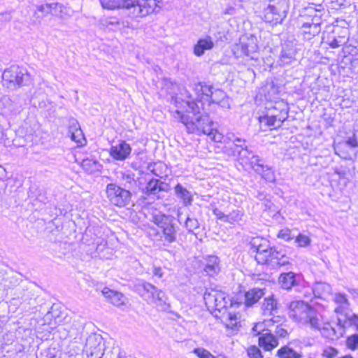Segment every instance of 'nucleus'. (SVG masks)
<instances>
[{
	"instance_id": "nucleus-1",
	"label": "nucleus",
	"mask_w": 358,
	"mask_h": 358,
	"mask_svg": "<svg viewBox=\"0 0 358 358\" xmlns=\"http://www.w3.org/2000/svg\"><path fill=\"white\" fill-rule=\"evenodd\" d=\"M177 109L173 112L174 118L182 122L188 133L196 134H212L214 122L204 111L201 100L196 101H178L172 97Z\"/></svg>"
},
{
	"instance_id": "nucleus-2",
	"label": "nucleus",
	"mask_w": 358,
	"mask_h": 358,
	"mask_svg": "<svg viewBox=\"0 0 358 358\" xmlns=\"http://www.w3.org/2000/svg\"><path fill=\"white\" fill-rule=\"evenodd\" d=\"M138 293L150 303H155L161 310L169 311L171 305L165 292L148 282L136 285Z\"/></svg>"
},
{
	"instance_id": "nucleus-3",
	"label": "nucleus",
	"mask_w": 358,
	"mask_h": 358,
	"mask_svg": "<svg viewBox=\"0 0 358 358\" xmlns=\"http://www.w3.org/2000/svg\"><path fill=\"white\" fill-rule=\"evenodd\" d=\"M153 222L159 228L158 234L164 245H169L177 241L180 227L173 216L157 215L153 217Z\"/></svg>"
},
{
	"instance_id": "nucleus-4",
	"label": "nucleus",
	"mask_w": 358,
	"mask_h": 358,
	"mask_svg": "<svg viewBox=\"0 0 358 358\" xmlns=\"http://www.w3.org/2000/svg\"><path fill=\"white\" fill-rule=\"evenodd\" d=\"M289 0H269L262 11V19L272 25L280 24L287 16Z\"/></svg>"
},
{
	"instance_id": "nucleus-5",
	"label": "nucleus",
	"mask_w": 358,
	"mask_h": 358,
	"mask_svg": "<svg viewBox=\"0 0 358 358\" xmlns=\"http://www.w3.org/2000/svg\"><path fill=\"white\" fill-rule=\"evenodd\" d=\"M3 85L10 90L27 85L31 83V75L27 70L19 66H11L2 74Z\"/></svg>"
},
{
	"instance_id": "nucleus-6",
	"label": "nucleus",
	"mask_w": 358,
	"mask_h": 358,
	"mask_svg": "<svg viewBox=\"0 0 358 358\" xmlns=\"http://www.w3.org/2000/svg\"><path fill=\"white\" fill-rule=\"evenodd\" d=\"M203 300L208 310L214 314L215 317H219L220 314L227 310L228 301L224 292L219 290H206L203 294Z\"/></svg>"
},
{
	"instance_id": "nucleus-7",
	"label": "nucleus",
	"mask_w": 358,
	"mask_h": 358,
	"mask_svg": "<svg viewBox=\"0 0 358 358\" xmlns=\"http://www.w3.org/2000/svg\"><path fill=\"white\" fill-rule=\"evenodd\" d=\"M160 0H127V10L132 17H144L160 9Z\"/></svg>"
},
{
	"instance_id": "nucleus-8",
	"label": "nucleus",
	"mask_w": 358,
	"mask_h": 358,
	"mask_svg": "<svg viewBox=\"0 0 358 358\" xmlns=\"http://www.w3.org/2000/svg\"><path fill=\"white\" fill-rule=\"evenodd\" d=\"M106 192L110 203L118 207H124L129 204L132 193L130 190L122 188L116 183H109L106 186Z\"/></svg>"
},
{
	"instance_id": "nucleus-9",
	"label": "nucleus",
	"mask_w": 358,
	"mask_h": 358,
	"mask_svg": "<svg viewBox=\"0 0 358 358\" xmlns=\"http://www.w3.org/2000/svg\"><path fill=\"white\" fill-rule=\"evenodd\" d=\"M257 38L251 35L245 39H241L240 43L236 44L233 48L234 55L239 58L243 56L249 57L250 59H257Z\"/></svg>"
},
{
	"instance_id": "nucleus-10",
	"label": "nucleus",
	"mask_w": 358,
	"mask_h": 358,
	"mask_svg": "<svg viewBox=\"0 0 358 358\" xmlns=\"http://www.w3.org/2000/svg\"><path fill=\"white\" fill-rule=\"evenodd\" d=\"M251 250L256 252L255 259L259 264H268V255L271 247L266 239L259 237L253 238L251 242Z\"/></svg>"
},
{
	"instance_id": "nucleus-11",
	"label": "nucleus",
	"mask_w": 358,
	"mask_h": 358,
	"mask_svg": "<svg viewBox=\"0 0 358 358\" xmlns=\"http://www.w3.org/2000/svg\"><path fill=\"white\" fill-rule=\"evenodd\" d=\"M288 315L290 318L298 322H304L311 306L303 301H294L288 304Z\"/></svg>"
},
{
	"instance_id": "nucleus-12",
	"label": "nucleus",
	"mask_w": 358,
	"mask_h": 358,
	"mask_svg": "<svg viewBox=\"0 0 358 358\" xmlns=\"http://www.w3.org/2000/svg\"><path fill=\"white\" fill-rule=\"evenodd\" d=\"M86 352L87 356L101 358L103 350V338L100 334H92L88 336L86 341Z\"/></svg>"
},
{
	"instance_id": "nucleus-13",
	"label": "nucleus",
	"mask_w": 358,
	"mask_h": 358,
	"mask_svg": "<svg viewBox=\"0 0 358 358\" xmlns=\"http://www.w3.org/2000/svg\"><path fill=\"white\" fill-rule=\"evenodd\" d=\"M0 109L5 115H17L21 111L22 105L17 96L5 95L0 99Z\"/></svg>"
},
{
	"instance_id": "nucleus-14",
	"label": "nucleus",
	"mask_w": 358,
	"mask_h": 358,
	"mask_svg": "<svg viewBox=\"0 0 358 358\" xmlns=\"http://www.w3.org/2000/svg\"><path fill=\"white\" fill-rule=\"evenodd\" d=\"M131 150L130 145L121 140L118 144L110 147L109 154L115 160L124 161L129 157Z\"/></svg>"
},
{
	"instance_id": "nucleus-15",
	"label": "nucleus",
	"mask_w": 358,
	"mask_h": 358,
	"mask_svg": "<svg viewBox=\"0 0 358 358\" xmlns=\"http://www.w3.org/2000/svg\"><path fill=\"white\" fill-rule=\"evenodd\" d=\"M301 279L300 275L289 271L281 273L278 278V282L281 288L290 290L292 287L299 285Z\"/></svg>"
},
{
	"instance_id": "nucleus-16",
	"label": "nucleus",
	"mask_w": 358,
	"mask_h": 358,
	"mask_svg": "<svg viewBox=\"0 0 358 358\" xmlns=\"http://www.w3.org/2000/svg\"><path fill=\"white\" fill-rule=\"evenodd\" d=\"M170 190V185L159 179L152 178L147 183L144 194L147 196L157 195L160 192H167Z\"/></svg>"
},
{
	"instance_id": "nucleus-17",
	"label": "nucleus",
	"mask_w": 358,
	"mask_h": 358,
	"mask_svg": "<svg viewBox=\"0 0 358 358\" xmlns=\"http://www.w3.org/2000/svg\"><path fill=\"white\" fill-rule=\"evenodd\" d=\"M254 171L260 175L266 182H275V175L273 168L265 164L264 159L261 157L259 158L258 162L254 166Z\"/></svg>"
},
{
	"instance_id": "nucleus-18",
	"label": "nucleus",
	"mask_w": 358,
	"mask_h": 358,
	"mask_svg": "<svg viewBox=\"0 0 358 358\" xmlns=\"http://www.w3.org/2000/svg\"><path fill=\"white\" fill-rule=\"evenodd\" d=\"M254 171L260 175L266 182H275V175L273 168L265 164L264 159L261 157L259 158L258 162L254 166Z\"/></svg>"
},
{
	"instance_id": "nucleus-19",
	"label": "nucleus",
	"mask_w": 358,
	"mask_h": 358,
	"mask_svg": "<svg viewBox=\"0 0 358 358\" xmlns=\"http://www.w3.org/2000/svg\"><path fill=\"white\" fill-rule=\"evenodd\" d=\"M221 270L220 259L215 255H209L204 259L203 271L207 275L213 277Z\"/></svg>"
},
{
	"instance_id": "nucleus-20",
	"label": "nucleus",
	"mask_w": 358,
	"mask_h": 358,
	"mask_svg": "<svg viewBox=\"0 0 358 358\" xmlns=\"http://www.w3.org/2000/svg\"><path fill=\"white\" fill-rule=\"evenodd\" d=\"M120 185L122 188L130 190V192H134L137 187V181L136 175L131 171H121L120 173Z\"/></svg>"
},
{
	"instance_id": "nucleus-21",
	"label": "nucleus",
	"mask_w": 358,
	"mask_h": 358,
	"mask_svg": "<svg viewBox=\"0 0 358 358\" xmlns=\"http://www.w3.org/2000/svg\"><path fill=\"white\" fill-rule=\"evenodd\" d=\"M268 256V264L270 262H273L280 266L289 264V258L286 256L285 252L278 247L271 248Z\"/></svg>"
},
{
	"instance_id": "nucleus-22",
	"label": "nucleus",
	"mask_w": 358,
	"mask_h": 358,
	"mask_svg": "<svg viewBox=\"0 0 358 358\" xmlns=\"http://www.w3.org/2000/svg\"><path fill=\"white\" fill-rule=\"evenodd\" d=\"M296 50L293 45L289 44L283 45L279 57V64L280 66L291 64L296 60Z\"/></svg>"
},
{
	"instance_id": "nucleus-23",
	"label": "nucleus",
	"mask_w": 358,
	"mask_h": 358,
	"mask_svg": "<svg viewBox=\"0 0 358 358\" xmlns=\"http://www.w3.org/2000/svg\"><path fill=\"white\" fill-rule=\"evenodd\" d=\"M278 345V339L271 331H266L259 337V345L266 351H270Z\"/></svg>"
},
{
	"instance_id": "nucleus-24",
	"label": "nucleus",
	"mask_w": 358,
	"mask_h": 358,
	"mask_svg": "<svg viewBox=\"0 0 358 358\" xmlns=\"http://www.w3.org/2000/svg\"><path fill=\"white\" fill-rule=\"evenodd\" d=\"M208 102L209 104L215 103L225 109L230 108V100L229 96L223 90L220 89L214 90L213 94Z\"/></svg>"
},
{
	"instance_id": "nucleus-25",
	"label": "nucleus",
	"mask_w": 358,
	"mask_h": 358,
	"mask_svg": "<svg viewBox=\"0 0 358 358\" xmlns=\"http://www.w3.org/2000/svg\"><path fill=\"white\" fill-rule=\"evenodd\" d=\"M213 47L214 43L212 38L207 36L198 40L194 46V54L197 57H201L204 55L206 50H212Z\"/></svg>"
},
{
	"instance_id": "nucleus-26",
	"label": "nucleus",
	"mask_w": 358,
	"mask_h": 358,
	"mask_svg": "<svg viewBox=\"0 0 358 358\" xmlns=\"http://www.w3.org/2000/svg\"><path fill=\"white\" fill-rule=\"evenodd\" d=\"M225 153H227L229 156H233L235 157H238L241 161H244L245 158L247 157L246 154H248V147L247 145H243L241 144H232L229 146H226L225 148Z\"/></svg>"
},
{
	"instance_id": "nucleus-27",
	"label": "nucleus",
	"mask_w": 358,
	"mask_h": 358,
	"mask_svg": "<svg viewBox=\"0 0 358 358\" xmlns=\"http://www.w3.org/2000/svg\"><path fill=\"white\" fill-rule=\"evenodd\" d=\"M71 8L62 3L58 2L52 3L51 15L53 16L65 20L71 15Z\"/></svg>"
},
{
	"instance_id": "nucleus-28",
	"label": "nucleus",
	"mask_w": 358,
	"mask_h": 358,
	"mask_svg": "<svg viewBox=\"0 0 358 358\" xmlns=\"http://www.w3.org/2000/svg\"><path fill=\"white\" fill-rule=\"evenodd\" d=\"M264 295V289L253 288L245 293V305L247 307L252 306Z\"/></svg>"
},
{
	"instance_id": "nucleus-29",
	"label": "nucleus",
	"mask_w": 358,
	"mask_h": 358,
	"mask_svg": "<svg viewBox=\"0 0 358 358\" xmlns=\"http://www.w3.org/2000/svg\"><path fill=\"white\" fill-rule=\"evenodd\" d=\"M103 295L107 298L111 303L116 306H120L124 303V297L122 294L105 287L102 290Z\"/></svg>"
},
{
	"instance_id": "nucleus-30",
	"label": "nucleus",
	"mask_w": 358,
	"mask_h": 358,
	"mask_svg": "<svg viewBox=\"0 0 358 358\" xmlns=\"http://www.w3.org/2000/svg\"><path fill=\"white\" fill-rule=\"evenodd\" d=\"M300 29L304 39L306 40L312 39L314 36L318 35L321 31L320 27L313 26L308 22L303 23Z\"/></svg>"
},
{
	"instance_id": "nucleus-31",
	"label": "nucleus",
	"mask_w": 358,
	"mask_h": 358,
	"mask_svg": "<svg viewBox=\"0 0 358 358\" xmlns=\"http://www.w3.org/2000/svg\"><path fill=\"white\" fill-rule=\"evenodd\" d=\"M175 194L178 198L182 200L185 206H189L192 204V196L190 192H189L180 183L177 184L175 187Z\"/></svg>"
},
{
	"instance_id": "nucleus-32",
	"label": "nucleus",
	"mask_w": 358,
	"mask_h": 358,
	"mask_svg": "<svg viewBox=\"0 0 358 358\" xmlns=\"http://www.w3.org/2000/svg\"><path fill=\"white\" fill-rule=\"evenodd\" d=\"M214 90L215 89L213 87V85H208L206 83H199L195 85V91L198 94H201L202 96L201 99L206 97V100L207 101H209L210 99Z\"/></svg>"
},
{
	"instance_id": "nucleus-33",
	"label": "nucleus",
	"mask_w": 358,
	"mask_h": 358,
	"mask_svg": "<svg viewBox=\"0 0 358 358\" xmlns=\"http://www.w3.org/2000/svg\"><path fill=\"white\" fill-rule=\"evenodd\" d=\"M104 9L115 10L119 8L127 9V0H99Z\"/></svg>"
},
{
	"instance_id": "nucleus-34",
	"label": "nucleus",
	"mask_w": 358,
	"mask_h": 358,
	"mask_svg": "<svg viewBox=\"0 0 358 358\" xmlns=\"http://www.w3.org/2000/svg\"><path fill=\"white\" fill-rule=\"evenodd\" d=\"M261 127H265L270 129L280 127V123L278 122L277 115H264L259 118Z\"/></svg>"
},
{
	"instance_id": "nucleus-35",
	"label": "nucleus",
	"mask_w": 358,
	"mask_h": 358,
	"mask_svg": "<svg viewBox=\"0 0 358 358\" xmlns=\"http://www.w3.org/2000/svg\"><path fill=\"white\" fill-rule=\"evenodd\" d=\"M278 303L277 300L274 298L273 295L266 297L262 306L264 314L268 313L272 315L274 311L278 309Z\"/></svg>"
},
{
	"instance_id": "nucleus-36",
	"label": "nucleus",
	"mask_w": 358,
	"mask_h": 358,
	"mask_svg": "<svg viewBox=\"0 0 358 358\" xmlns=\"http://www.w3.org/2000/svg\"><path fill=\"white\" fill-rule=\"evenodd\" d=\"M99 23L102 27L111 29H120V25L122 24L121 20L115 16L102 17Z\"/></svg>"
},
{
	"instance_id": "nucleus-37",
	"label": "nucleus",
	"mask_w": 358,
	"mask_h": 358,
	"mask_svg": "<svg viewBox=\"0 0 358 358\" xmlns=\"http://www.w3.org/2000/svg\"><path fill=\"white\" fill-rule=\"evenodd\" d=\"M52 3H46L36 6L34 16L38 20L51 14Z\"/></svg>"
},
{
	"instance_id": "nucleus-38",
	"label": "nucleus",
	"mask_w": 358,
	"mask_h": 358,
	"mask_svg": "<svg viewBox=\"0 0 358 358\" xmlns=\"http://www.w3.org/2000/svg\"><path fill=\"white\" fill-rule=\"evenodd\" d=\"M348 38L345 36H330L327 37L326 43H327L331 48H338L347 43Z\"/></svg>"
},
{
	"instance_id": "nucleus-39",
	"label": "nucleus",
	"mask_w": 358,
	"mask_h": 358,
	"mask_svg": "<svg viewBox=\"0 0 358 358\" xmlns=\"http://www.w3.org/2000/svg\"><path fill=\"white\" fill-rule=\"evenodd\" d=\"M219 317H222L225 320L226 327L231 329H236L238 324L240 323L236 313H229L227 310L223 312Z\"/></svg>"
},
{
	"instance_id": "nucleus-40",
	"label": "nucleus",
	"mask_w": 358,
	"mask_h": 358,
	"mask_svg": "<svg viewBox=\"0 0 358 358\" xmlns=\"http://www.w3.org/2000/svg\"><path fill=\"white\" fill-rule=\"evenodd\" d=\"M345 320H342L340 317H338V325L341 328H345L347 327H350L351 325H355L358 329V315L355 314H348L346 313L345 315Z\"/></svg>"
},
{
	"instance_id": "nucleus-41",
	"label": "nucleus",
	"mask_w": 358,
	"mask_h": 358,
	"mask_svg": "<svg viewBox=\"0 0 358 358\" xmlns=\"http://www.w3.org/2000/svg\"><path fill=\"white\" fill-rule=\"evenodd\" d=\"M331 290L330 285L323 282H317L313 288L314 295L319 298H322L325 294L329 293Z\"/></svg>"
},
{
	"instance_id": "nucleus-42",
	"label": "nucleus",
	"mask_w": 358,
	"mask_h": 358,
	"mask_svg": "<svg viewBox=\"0 0 358 358\" xmlns=\"http://www.w3.org/2000/svg\"><path fill=\"white\" fill-rule=\"evenodd\" d=\"M277 355L280 358H301L302 355L288 346H284L280 348L277 352Z\"/></svg>"
},
{
	"instance_id": "nucleus-43",
	"label": "nucleus",
	"mask_w": 358,
	"mask_h": 358,
	"mask_svg": "<svg viewBox=\"0 0 358 358\" xmlns=\"http://www.w3.org/2000/svg\"><path fill=\"white\" fill-rule=\"evenodd\" d=\"M301 323L310 324L311 327L316 329H320L319 319L317 316V312L313 308H311L306 318H304V322H302Z\"/></svg>"
},
{
	"instance_id": "nucleus-44",
	"label": "nucleus",
	"mask_w": 358,
	"mask_h": 358,
	"mask_svg": "<svg viewBox=\"0 0 358 358\" xmlns=\"http://www.w3.org/2000/svg\"><path fill=\"white\" fill-rule=\"evenodd\" d=\"M83 168L88 173H94L99 169L100 164L93 159H85L81 164Z\"/></svg>"
},
{
	"instance_id": "nucleus-45",
	"label": "nucleus",
	"mask_w": 358,
	"mask_h": 358,
	"mask_svg": "<svg viewBox=\"0 0 358 358\" xmlns=\"http://www.w3.org/2000/svg\"><path fill=\"white\" fill-rule=\"evenodd\" d=\"M185 227L186 228L189 234L196 235V233H195L194 231L199 229L200 223L199 222L197 219L187 216L185 222Z\"/></svg>"
},
{
	"instance_id": "nucleus-46",
	"label": "nucleus",
	"mask_w": 358,
	"mask_h": 358,
	"mask_svg": "<svg viewBox=\"0 0 358 358\" xmlns=\"http://www.w3.org/2000/svg\"><path fill=\"white\" fill-rule=\"evenodd\" d=\"M244 212L239 209L232 210L227 215V222L230 224L238 223L243 220Z\"/></svg>"
},
{
	"instance_id": "nucleus-47",
	"label": "nucleus",
	"mask_w": 358,
	"mask_h": 358,
	"mask_svg": "<svg viewBox=\"0 0 358 358\" xmlns=\"http://www.w3.org/2000/svg\"><path fill=\"white\" fill-rule=\"evenodd\" d=\"M320 330L322 336L327 338L334 339V337H337L335 329L329 324H326L321 329L320 328Z\"/></svg>"
},
{
	"instance_id": "nucleus-48",
	"label": "nucleus",
	"mask_w": 358,
	"mask_h": 358,
	"mask_svg": "<svg viewBox=\"0 0 358 358\" xmlns=\"http://www.w3.org/2000/svg\"><path fill=\"white\" fill-rule=\"evenodd\" d=\"M247 157L245 158L244 161H242L243 163H248L251 168L254 170V166L258 162L259 157L258 155H255L252 153V151L248 150V154H246Z\"/></svg>"
},
{
	"instance_id": "nucleus-49",
	"label": "nucleus",
	"mask_w": 358,
	"mask_h": 358,
	"mask_svg": "<svg viewBox=\"0 0 358 358\" xmlns=\"http://www.w3.org/2000/svg\"><path fill=\"white\" fill-rule=\"evenodd\" d=\"M266 321H264L262 322H257L256 323L254 327L252 329V332L253 333L254 336H262V334H265L266 332Z\"/></svg>"
},
{
	"instance_id": "nucleus-50",
	"label": "nucleus",
	"mask_w": 358,
	"mask_h": 358,
	"mask_svg": "<svg viewBox=\"0 0 358 358\" xmlns=\"http://www.w3.org/2000/svg\"><path fill=\"white\" fill-rule=\"evenodd\" d=\"M193 353L199 358H216L209 351L201 348H195Z\"/></svg>"
},
{
	"instance_id": "nucleus-51",
	"label": "nucleus",
	"mask_w": 358,
	"mask_h": 358,
	"mask_svg": "<svg viewBox=\"0 0 358 358\" xmlns=\"http://www.w3.org/2000/svg\"><path fill=\"white\" fill-rule=\"evenodd\" d=\"M249 358H263L260 350L255 345H252L247 350Z\"/></svg>"
},
{
	"instance_id": "nucleus-52",
	"label": "nucleus",
	"mask_w": 358,
	"mask_h": 358,
	"mask_svg": "<svg viewBox=\"0 0 358 358\" xmlns=\"http://www.w3.org/2000/svg\"><path fill=\"white\" fill-rule=\"evenodd\" d=\"M338 351L332 347H327L323 350L322 353V358H336Z\"/></svg>"
},
{
	"instance_id": "nucleus-53",
	"label": "nucleus",
	"mask_w": 358,
	"mask_h": 358,
	"mask_svg": "<svg viewBox=\"0 0 358 358\" xmlns=\"http://www.w3.org/2000/svg\"><path fill=\"white\" fill-rule=\"evenodd\" d=\"M295 242L298 243L299 247H306L310 245V239L308 236L300 234L296 238Z\"/></svg>"
},
{
	"instance_id": "nucleus-54",
	"label": "nucleus",
	"mask_w": 358,
	"mask_h": 358,
	"mask_svg": "<svg viewBox=\"0 0 358 358\" xmlns=\"http://www.w3.org/2000/svg\"><path fill=\"white\" fill-rule=\"evenodd\" d=\"M334 301H335V303H336L341 306H345L347 307L349 305L348 300L345 294H341V293L336 294L335 296H334Z\"/></svg>"
},
{
	"instance_id": "nucleus-55",
	"label": "nucleus",
	"mask_w": 358,
	"mask_h": 358,
	"mask_svg": "<svg viewBox=\"0 0 358 358\" xmlns=\"http://www.w3.org/2000/svg\"><path fill=\"white\" fill-rule=\"evenodd\" d=\"M69 136L72 141L77 143L82 144V141L84 140V135L80 128L71 133Z\"/></svg>"
},
{
	"instance_id": "nucleus-56",
	"label": "nucleus",
	"mask_w": 358,
	"mask_h": 358,
	"mask_svg": "<svg viewBox=\"0 0 358 358\" xmlns=\"http://www.w3.org/2000/svg\"><path fill=\"white\" fill-rule=\"evenodd\" d=\"M347 345L352 350H355L358 347V334H353L348 338Z\"/></svg>"
},
{
	"instance_id": "nucleus-57",
	"label": "nucleus",
	"mask_w": 358,
	"mask_h": 358,
	"mask_svg": "<svg viewBox=\"0 0 358 358\" xmlns=\"http://www.w3.org/2000/svg\"><path fill=\"white\" fill-rule=\"evenodd\" d=\"M29 199L31 201L33 206H38V208L41 207L44 203V196H41L42 198H34V192L32 189H30V192L28 195Z\"/></svg>"
},
{
	"instance_id": "nucleus-58",
	"label": "nucleus",
	"mask_w": 358,
	"mask_h": 358,
	"mask_svg": "<svg viewBox=\"0 0 358 358\" xmlns=\"http://www.w3.org/2000/svg\"><path fill=\"white\" fill-rule=\"evenodd\" d=\"M80 128V124L76 119H74V118L69 119V126H68L69 136H70L71 134V133H73V131H76L77 129H78Z\"/></svg>"
},
{
	"instance_id": "nucleus-59",
	"label": "nucleus",
	"mask_w": 358,
	"mask_h": 358,
	"mask_svg": "<svg viewBox=\"0 0 358 358\" xmlns=\"http://www.w3.org/2000/svg\"><path fill=\"white\" fill-rule=\"evenodd\" d=\"M279 238L289 241L293 238L291 236V231L289 229H281L278 234Z\"/></svg>"
},
{
	"instance_id": "nucleus-60",
	"label": "nucleus",
	"mask_w": 358,
	"mask_h": 358,
	"mask_svg": "<svg viewBox=\"0 0 358 358\" xmlns=\"http://www.w3.org/2000/svg\"><path fill=\"white\" fill-rule=\"evenodd\" d=\"M274 333L280 338H285L288 335L287 330L283 327L282 324L276 326Z\"/></svg>"
},
{
	"instance_id": "nucleus-61",
	"label": "nucleus",
	"mask_w": 358,
	"mask_h": 358,
	"mask_svg": "<svg viewBox=\"0 0 358 358\" xmlns=\"http://www.w3.org/2000/svg\"><path fill=\"white\" fill-rule=\"evenodd\" d=\"M213 213L217 217V219H218L224 222H227V215H225L222 211H221L217 208H215L213 210Z\"/></svg>"
},
{
	"instance_id": "nucleus-62",
	"label": "nucleus",
	"mask_w": 358,
	"mask_h": 358,
	"mask_svg": "<svg viewBox=\"0 0 358 358\" xmlns=\"http://www.w3.org/2000/svg\"><path fill=\"white\" fill-rule=\"evenodd\" d=\"M345 144L352 148L358 147V141L355 136V134H353L352 136L348 138V139L345 141Z\"/></svg>"
},
{
	"instance_id": "nucleus-63",
	"label": "nucleus",
	"mask_w": 358,
	"mask_h": 358,
	"mask_svg": "<svg viewBox=\"0 0 358 358\" xmlns=\"http://www.w3.org/2000/svg\"><path fill=\"white\" fill-rule=\"evenodd\" d=\"M308 22L311 24L313 26L321 27V24L322 22L321 15L315 14L314 15H313L312 18L310 19V21H308Z\"/></svg>"
},
{
	"instance_id": "nucleus-64",
	"label": "nucleus",
	"mask_w": 358,
	"mask_h": 358,
	"mask_svg": "<svg viewBox=\"0 0 358 358\" xmlns=\"http://www.w3.org/2000/svg\"><path fill=\"white\" fill-rule=\"evenodd\" d=\"M211 140L215 141V142H221L222 136L221 134H220L216 129L214 128V126L213 127V131L212 134L208 135Z\"/></svg>"
}]
</instances>
